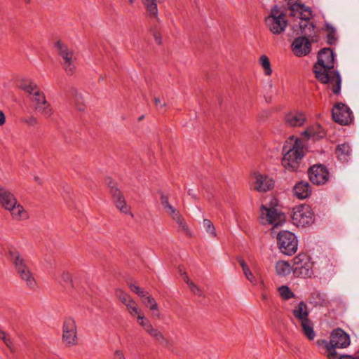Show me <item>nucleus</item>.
I'll return each mask as SVG.
<instances>
[{
    "label": "nucleus",
    "mask_w": 359,
    "mask_h": 359,
    "mask_svg": "<svg viewBox=\"0 0 359 359\" xmlns=\"http://www.w3.org/2000/svg\"><path fill=\"white\" fill-rule=\"evenodd\" d=\"M299 28L302 34L309 35L310 32L313 30L314 26L310 21L299 20Z\"/></svg>",
    "instance_id": "2f4dec72"
},
{
    "label": "nucleus",
    "mask_w": 359,
    "mask_h": 359,
    "mask_svg": "<svg viewBox=\"0 0 359 359\" xmlns=\"http://www.w3.org/2000/svg\"><path fill=\"white\" fill-rule=\"evenodd\" d=\"M330 340L333 352V358L338 354L337 348H345L350 345L351 340L349 335L343 330L337 328L334 330L330 336Z\"/></svg>",
    "instance_id": "9b49d317"
},
{
    "label": "nucleus",
    "mask_w": 359,
    "mask_h": 359,
    "mask_svg": "<svg viewBox=\"0 0 359 359\" xmlns=\"http://www.w3.org/2000/svg\"><path fill=\"white\" fill-rule=\"evenodd\" d=\"M302 332L304 334L309 340H313L315 338L316 334L313 330V325L312 321L309 319L300 323Z\"/></svg>",
    "instance_id": "bb28decb"
},
{
    "label": "nucleus",
    "mask_w": 359,
    "mask_h": 359,
    "mask_svg": "<svg viewBox=\"0 0 359 359\" xmlns=\"http://www.w3.org/2000/svg\"><path fill=\"white\" fill-rule=\"evenodd\" d=\"M61 278L64 283L72 284V278L71 274L68 271H62ZM74 287V285H72Z\"/></svg>",
    "instance_id": "49530a36"
},
{
    "label": "nucleus",
    "mask_w": 359,
    "mask_h": 359,
    "mask_svg": "<svg viewBox=\"0 0 359 359\" xmlns=\"http://www.w3.org/2000/svg\"><path fill=\"white\" fill-rule=\"evenodd\" d=\"M154 40L155 41L158 43V44H161L162 43V36H161V34L160 32L156 31L154 32Z\"/></svg>",
    "instance_id": "3c124183"
},
{
    "label": "nucleus",
    "mask_w": 359,
    "mask_h": 359,
    "mask_svg": "<svg viewBox=\"0 0 359 359\" xmlns=\"http://www.w3.org/2000/svg\"><path fill=\"white\" fill-rule=\"evenodd\" d=\"M113 359H126L123 351L116 350L113 355Z\"/></svg>",
    "instance_id": "09e8293b"
},
{
    "label": "nucleus",
    "mask_w": 359,
    "mask_h": 359,
    "mask_svg": "<svg viewBox=\"0 0 359 359\" xmlns=\"http://www.w3.org/2000/svg\"><path fill=\"white\" fill-rule=\"evenodd\" d=\"M185 282L188 284L189 281H191L187 276L184 278Z\"/></svg>",
    "instance_id": "13d9d810"
},
{
    "label": "nucleus",
    "mask_w": 359,
    "mask_h": 359,
    "mask_svg": "<svg viewBox=\"0 0 359 359\" xmlns=\"http://www.w3.org/2000/svg\"><path fill=\"white\" fill-rule=\"evenodd\" d=\"M20 88L33 96L32 101L36 112L49 118L53 114V109L50 104L46 100V95L39 86L33 81H22Z\"/></svg>",
    "instance_id": "7ed1b4c3"
},
{
    "label": "nucleus",
    "mask_w": 359,
    "mask_h": 359,
    "mask_svg": "<svg viewBox=\"0 0 359 359\" xmlns=\"http://www.w3.org/2000/svg\"><path fill=\"white\" fill-rule=\"evenodd\" d=\"M290 10V15L298 18L299 20L309 21L312 16L311 8L305 6L304 4H293L291 6Z\"/></svg>",
    "instance_id": "aec40b11"
},
{
    "label": "nucleus",
    "mask_w": 359,
    "mask_h": 359,
    "mask_svg": "<svg viewBox=\"0 0 359 359\" xmlns=\"http://www.w3.org/2000/svg\"><path fill=\"white\" fill-rule=\"evenodd\" d=\"M116 296L124 305L133 299L128 293L121 289L116 290Z\"/></svg>",
    "instance_id": "4c0bfd02"
},
{
    "label": "nucleus",
    "mask_w": 359,
    "mask_h": 359,
    "mask_svg": "<svg viewBox=\"0 0 359 359\" xmlns=\"http://www.w3.org/2000/svg\"><path fill=\"white\" fill-rule=\"evenodd\" d=\"M313 213L309 205H301L293 208L292 223L298 227H305L313 222Z\"/></svg>",
    "instance_id": "0eeeda50"
},
{
    "label": "nucleus",
    "mask_w": 359,
    "mask_h": 359,
    "mask_svg": "<svg viewBox=\"0 0 359 359\" xmlns=\"http://www.w3.org/2000/svg\"><path fill=\"white\" fill-rule=\"evenodd\" d=\"M23 121L29 126H34L38 124V119L33 116L24 118Z\"/></svg>",
    "instance_id": "de8ad7c7"
},
{
    "label": "nucleus",
    "mask_w": 359,
    "mask_h": 359,
    "mask_svg": "<svg viewBox=\"0 0 359 359\" xmlns=\"http://www.w3.org/2000/svg\"><path fill=\"white\" fill-rule=\"evenodd\" d=\"M70 99L78 110H84V100L83 95L76 89L72 88L70 90Z\"/></svg>",
    "instance_id": "a878e982"
},
{
    "label": "nucleus",
    "mask_w": 359,
    "mask_h": 359,
    "mask_svg": "<svg viewBox=\"0 0 359 359\" xmlns=\"http://www.w3.org/2000/svg\"><path fill=\"white\" fill-rule=\"evenodd\" d=\"M8 254L9 259L13 264L15 270L27 264L25 259L17 249L14 248H8Z\"/></svg>",
    "instance_id": "4be33fe9"
},
{
    "label": "nucleus",
    "mask_w": 359,
    "mask_h": 359,
    "mask_svg": "<svg viewBox=\"0 0 359 359\" xmlns=\"http://www.w3.org/2000/svg\"><path fill=\"white\" fill-rule=\"evenodd\" d=\"M62 340L69 346L77 343V330L74 320L67 318L65 320L62 329Z\"/></svg>",
    "instance_id": "f8f14e48"
},
{
    "label": "nucleus",
    "mask_w": 359,
    "mask_h": 359,
    "mask_svg": "<svg viewBox=\"0 0 359 359\" xmlns=\"http://www.w3.org/2000/svg\"><path fill=\"white\" fill-rule=\"evenodd\" d=\"M125 306H126L131 316H136V314H137L139 311L140 310L138 308L137 303L133 299H131Z\"/></svg>",
    "instance_id": "58836bf2"
},
{
    "label": "nucleus",
    "mask_w": 359,
    "mask_h": 359,
    "mask_svg": "<svg viewBox=\"0 0 359 359\" xmlns=\"http://www.w3.org/2000/svg\"><path fill=\"white\" fill-rule=\"evenodd\" d=\"M285 221V215L278 212L276 208H267L264 205H261L259 222L262 224H271L274 229L282 225Z\"/></svg>",
    "instance_id": "39448f33"
},
{
    "label": "nucleus",
    "mask_w": 359,
    "mask_h": 359,
    "mask_svg": "<svg viewBox=\"0 0 359 359\" xmlns=\"http://www.w3.org/2000/svg\"><path fill=\"white\" fill-rule=\"evenodd\" d=\"M292 314L299 323L309 320V310L304 302H300L292 310Z\"/></svg>",
    "instance_id": "5701e85b"
},
{
    "label": "nucleus",
    "mask_w": 359,
    "mask_h": 359,
    "mask_svg": "<svg viewBox=\"0 0 359 359\" xmlns=\"http://www.w3.org/2000/svg\"><path fill=\"white\" fill-rule=\"evenodd\" d=\"M293 192L297 198L305 199L311 194V186L308 182H299L294 185Z\"/></svg>",
    "instance_id": "412c9836"
},
{
    "label": "nucleus",
    "mask_w": 359,
    "mask_h": 359,
    "mask_svg": "<svg viewBox=\"0 0 359 359\" xmlns=\"http://www.w3.org/2000/svg\"><path fill=\"white\" fill-rule=\"evenodd\" d=\"M332 115L334 121L341 125H347L352 121V111L350 108L342 103H339L333 107Z\"/></svg>",
    "instance_id": "ddd939ff"
},
{
    "label": "nucleus",
    "mask_w": 359,
    "mask_h": 359,
    "mask_svg": "<svg viewBox=\"0 0 359 359\" xmlns=\"http://www.w3.org/2000/svg\"><path fill=\"white\" fill-rule=\"evenodd\" d=\"M17 273L18 274V276H20V278L22 277L23 276L29 273V272H31V270L29 268L27 264L19 269H18L17 270H15Z\"/></svg>",
    "instance_id": "a18cd8bd"
},
{
    "label": "nucleus",
    "mask_w": 359,
    "mask_h": 359,
    "mask_svg": "<svg viewBox=\"0 0 359 359\" xmlns=\"http://www.w3.org/2000/svg\"><path fill=\"white\" fill-rule=\"evenodd\" d=\"M55 47L58 55L62 59V64L65 72L68 75H72L76 70L75 62L76 60L74 50L69 48L68 46L61 41L55 42Z\"/></svg>",
    "instance_id": "20e7f679"
},
{
    "label": "nucleus",
    "mask_w": 359,
    "mask_h": 359,
    "mask_svg": "<svg viewBox=\"0 0 359 359\" xmlns=\"http://www.w3.org/2000/svg\"><path fill=\"white\" fill-rule=\"evenodd\" d=\"M283 166L289 171H295L299 167L304 156V145L302 140L290 137L284 144L283 149Z\"/></svg>",
    "instance_id": "f03ea898"
},
{
    "label": "nucleus",
    "mask_w": 359,
    "mask_h": 359,
    "mask_svg": "<svg viewBox=\"0 0 359 359\" xmlns=\"http://www.w3.org/2000/svg\"><path fill=\"white\" fill-rule=\"evenodd\" d=\"M147 334L155 338L157 341H158L161 343H164L167 341V339L163 335V334L160 330L154 328V327Z\"/></svg>",
    "instance_id": "e433bc0d"
},
{
    "label": "nucleus",
    "mask_w": 359,
    "mask_h": 359,
    "mask_svg": "<svg viewBox=\"0 0 359 359\" xmlns=\"http://www.w3.org/2000/svg\"><path fill=\"white\" fill-rule=\"evenodd\" d=\"M135 317L137 318V320L139 323H140V321H142V320L146 318V317L144 316V313L141 310L139 311L138 313L136 314Z\"/></svg>",
    "instance_id": "864d4df0"
},
{
    "label": "nucleus",
    "mask_w": 359,
    "mask_h": 359,
    "mask_svg": "<svg viewBox=\"0 0 359 359\" xmlns=\"http://www.w3.org/2000/svg\"><path fill=\"white\" fill-rule=\"evenodd\" d=\"M7 210L11 212L13 218L18 221L25 220L29 217L27 211L18 201L16 202L15 205H13Z\"/></svg>",
    "instance_id": "b1692460"
},
{
    "label": "nucleus",
    "mask_w": 359,
    "mask_h": 359,
    "mask_svg": "<svg viewBox=\"0 0 359 359\" xmlns=\"http://www.w3.org/2000/svg\"><path fill=\"white\" fill-rule=\"evenodd\" d=\"M20 278L26 283V285L29 288L34 289L36 287V281L32 271L23 276Z\"/></svg>",
    "instance_id": "c9c22d12"
},
{
    "label": "nucleus",
    "mask_w": 359,
    "mask_h": 359,
    "mask_svg": "<svg viewBox=\"0 0 359 359\" xmlns=\"http://www.w3.org/2000/svg\"><path fill=\"white\" fill-rule=\"evenodd\" d=\"M278 292L280 297L285 300L294 297V292L287 285H282L278 287Z\"/></svg>",
    "instance_id": "f704fd0d"
},
{
    "label": "nucleus",
    "mask_w": 359,
    "mask_h": 359,
    "mask_svg": "<svg viewBox=\"0 0 359 359\" xmlns=\"http://www.w3.org/2000/svg\"><path fill=\"white\" fill-rule=\"evenodd\" d=\"M154 103L156 106H158V104L161 106V107H164L165 106V103L161 104V102L158 97L154 98Z\"/></svg>",
    "instance_id": "4d7b16f0"
},
{
    "label": "nucleus",
    "mask_w": 359,
    "mask_h": 359,
    "mask_svg": "<svg viewBox=\"0 0 359 359\" xmlns=\"http://www.w3.org/2000/svg\"><path fill=\"white\" fill-rule=\"evenodd\" d=\"M35 180H36V182H38L39 183H41V182H39V179L38 177H35Z\"/></svg>",
    "instance_id": "052dcab7"
},
{
    "label": "nucleus",
    "mask_w": 359,
    "mask_h": 359,
    "mask_svg": "<svg viewBox=\"0 0 359 359\" xmlns=\"http://www.w3.org/2000/svg\"><path fill=\"white\" fill-rule=\"evenodd\" d=\"M284 120L288 126L300 127L306 121V117L301 111H292L285 114Z\"/></svg>",
    "instance_id": "a211bd4d"
},
{
    "label": "nucleus",
    "mask_w": 359,
    "mask_h": 359,
    "mask_svg": "<svg viewBox=\"0 0 359 359\" xmlns=\"http://www.w3.org/2000/svg\"><path fill=\"white\" fill-rule=\"evenodd\" d=\"M292 268L294 274L298 277L307 278L312 274V263L305 253H300L293 259Z\"/></svg>",
    "instance_id": "9d476101"
},
{
    "label": "nucleus",
    "mask_w": 359,
    "mask_h": 359,
    "mask_svg": "<svg viewBox=\"0 0 359 359\" xmlns=\"http://www.w3.org/2000/svg\"><path fill=\"white\" fill-rule=\"evenodd\" d=\"M133 2H134V0H129V3H130V4H133Z\"/></svg>",
    "instance_id": "680f3d73"
},
{
    "label": "nucleus",
    "mask_w": 359,
    "mask_h": 359,
    "mask_svg": "<svg viewBox=\"0 0 359 359\" xmlns=\"http://www.w3.org/2000/svg\"><path fill=\"white\" fill-rule=\"evenodd\" d=\"M259 62L264 69L265 75L270 76L272 74V69L269 57L265 55H262L259 57Z\"/></svg>",
    "instance_id": "7c9ffc66"
},
{
    "label": "nucleus",
    "mask_w": 359,
    "mask_h": 359,
    "mask_svg": "<svg viewBox=\"0 0 359 359\" xmlns=\"http://www.w3.org/2000/svg\"><path fill=\"white\" fill-rule=\"evenodd\" d=\"M309 180L315 184H324L328 182L330 173L327 168L321 164L314 165L309 170Z\"/></svg>",
    "instance_id": "2eb2a0df"
},
{
    "label": "nucleus",
    "mask_w": 359,
    "mask_h": 359,
    "mask_svg": "<svg viewBox=\"0 0 359 359\" xmlns=\"http://www.w3.org/2000/svg\"><path fill=\"white\" fill-rule=\"evenodd\" d=\"M203 226L206 232L212 238H216L217 233L212 222L208 219H203Z\"/></svg>",
    "instance_id": "72a5a7b5"
},
{
    "label": "nucleus",
    "mask_w": 359,
    "mask_h": 359,
    "mask_svg": "<svg viewBox=\"0 0 359 359\" xmlns=\"http://www.w3.org/2000/svg\"><path fill=\"white\" fill-rule=\"evenodd\" d=\"M129 287L132 292L137 294L141 298H144L148 292L144 291L142 288L134 284H130Z\"/></svg>",
    "instance_id": "79ce46f5"
},
{
    "label": "nucleus",
    "mask_w": 359,
    "mask_h": 359,
    "mask_svg": "<svg viewBox=\"0 0 359 359\" xmlns=\"http://www.w3.org/2000/svg\"><path fill=\"white\" fill-rule=\"evenodd\" d=\"M338 158L341 162H348L351 154V149L348 143L339 144L336 149Z\"/></svg>",
    "instance_id": "393cba45"
},
{
    "label": "nucleus",
    "mask_w": 359,
    "mask_h": 359,
    "mask_svg": "<svg viewBox=\"0 0 359 359\" xmlns=\"http://www.w3.org/2000/svg\"><path fill=\"white\" fill-rule=\"evenodd\" d=\"M325 30L327 32V43L330 45L335 43L337 41L336 30L334 27L327 23L325 25Z\"/></svg>",
    "instance_id": "473e14b6"
},
{
    "label": "nucleus",
    "mask_w": 359,
    "mask_h": 359,
    "mask_svg": "<svg viewBox=\"0 0 359 359\" xmlns=\"http://www.w3.org/2000/svg\"><path fill=\"white\" fill-rule=\"evenodd\" d=\"M110 193L116 207L123 213H130V207L126 204L124 196L121 191L118 189L116 183L111 180L107 182Z\"/></svg>",
    "instance_id": "4468645a"
},
{
    "label": "nucleus",
    "mask_w": 359,
    "mask_h": 359,
    "mask_svg": "<svg viewBox=\"0 0 359 359\" xmlns=\"http://www.w3.org/2000/svg\"><path fill=\"white\" fill-rule=\"evenodd\" d=\"M292 49L296 56L302 57L311 52V44L306 37L299 36L296 38L292 42Z\"/></svg>",
    "instance_id": "dca6fc26"
},
{
    "label": "nucleus",
    "mask_w": 359,
    "mask_h": 359,
    "mask_svg": "<svg viewBox=\"0 0 359 359\" xmlns=\"http://www.w3.org/2000/svg\"><path fill=\"white\" fill-rule=\"evenodd\" d=\"M304 135H305L306 136H307L308 137H313L314 136V133L313 132V130L311 129H307L304 132Z\"/></svg>",
    "instance_id": "6e6d98bb"
},
{
    "label": "nucleus",
    "mask_w": 359,
    "mask_h": 359,
    "mask_svg": "<svg viewBox=\"0 0 359 359\" xmlns=\"http://www.w3.org/2000/svg\"><path fill=\"white\" fill-rule=\"evenodd\" d=\"M292 270L290 264L285 261H278L276 264V271L280 276H286Z\"/></svg>",
    "instance_id": "cd10ccee"
},
{
    "label": "nucleus",
    "mask_w": 359,
    "mask_h": 359,
    "mask_svg": "<svg viewBox=\"0 0 359 359\" xmlns=\"http://www.w3.org/2000/svg\"><path fill=\"white\" fill-rule=\"evenodd\" d=\"M26 2H29L30 0H25Z\"/></svg>",
    "instance_id": "e2e57ef3"
},
{
    "label": "nucleus",
    "mask_w": 359,
    "mask_h": 359,
    "mask_svg": "<svg viewBox=\"0 0 359 359\" xmlns=\"http://www.w3.org/2000/svg\"><path fill=\"white\" fill-rule=\"evenodd\" d=\"M161 203L165 212L177 223L178 225V230L182 231L188 236H191V233L187 224L184 218L182 216L180 212L171 205L168 202L167 196L161 195Z\"/></svg>",
    "instance_id": "6e6552de"
},
{
    "label": "nucleus",
    "mask_w": 359,
    "mask_h": 359,
    "mask_svg": "<svg viewBox=\"0 0 359 359\" xmlns=\"http://www.w3.org/2000/svg\"><path fill=\"white\" fill-rule=\"evenodd\" d=\"M334 55L329 48L321 49L318 54V61L313 66L316 78L326 84L334 95H339L341 87V77L339 72L334 69Z\"/></svg>",
    "instance_id": "f257e3e1"
},
{
    "label": "nucleus",
    "mask_w": 359,
    "mask_h": 359,
    "mask_svg": "<svg viewBox=\"0 0 359 359\" xmlns=\"http://www.w3.org/2000/svg\"><path fill=\"white\" fill-rule=\"evenodd\" d=\"M139 324L147 333H148L153 327L151 323L147 318L142 320V321H140Z\"/></svg>",
    "instance_id": "c03bdc74"
},
{
    "label": "nucleus",
    "mask_w": 359,
    "mask_h": 359,
    "mask_svg": "<svg viewBox=\"0 0 359 359\" xmlns=\"http://www.w3.org/2000/svg\"><path fill=\"white\" fill-rule=\"evenodd\" d=\"M18 201L15 195L7 188L0 186V205L5 210L9 209Z\"/></svg>",
    "instance_id": "6ab92c4d"
},
{
    "label": "nucleus",
    "mask_w": 359,
    "mask_h": 359,
    "mask_svg": "<svg viewBox=\"0 0 359 359\" xmlns=\"http://www.w3.org/2000/svg\"><path fill=\"white\" fill-rule=\"evenodd\" d=\"M334 359H359V356L353 357V356L349 355H339V354H337L334 355Z\"/></svg>",
    "instance_id": "8fccbe9b"
},
{
    "label": "nucleus",
    "mask_w": 359,
    "mask_h": 359,
    "mask_svg": "<svg viewBox=\"0 0 359 359\" xmlns=\"http://www.w3.org/2000/svg\"><path fill=\"white\" fill-rule=\"evenodd\" d=\"M266 298H267L266 294H262V299H263L264 300H266Z\"/></svg>",
    "instance_id": "bf43d9fd"
},
{
    "label": "nucleus",
    "mask_w": 359,
    "mask_h": 359,
    "mask_svg": "<svg viewBox=\"0 0 359 359\" xmlns=\"http://www.w3.org/2000/svg\"><path fill=\"white\" fill-rule=\"evenodd\" d=\"M239 264L242 267L243 271L245 270V269L249 268L245 262L241 258L238 259Z\"/></svg>",
    "instance_id": "5fc2aeb1"
},
{
    "label": "nucleus",
    "mask_w": 359,
    "mask_h": 359,
    "mask_svg": "<svg viewBox=\"0 0 359 359\" xmlns=\"http://www.w3.org/2000/svg\"><path fill=\"white\" fill-rule=\"evenodd\" d=\"M253 178V188L259 192H266L274 186V181L266 175L255 174Z\"/></svg>",
    "instance_id": "f3484780"
},
{
    "label": "nucleus",
    "mask_w": 359,
    "mask_h": 359,
    "mask_svg": "<svg viewBox=\"0 0 359 359\" xmlns=\"http://www.w3.org/2000/svg\"><path fill=\"white\" fill-rule=\"evenodd\" d=\"M277 243L280 252L287 255H293L297 250V238L294 233L288 231L278 233Z\"/></svg>",
    "instance_id": "423d86ee"
},
{
    "label": "nucleus",
    "mask_w": 359,
    "mask_h": 359,
    "mask_svg": "<svg viewBox=\"0 0 359 359\" xmlns=\"http://www.w3.org/2000/svg\"><path fill=\"white\" fill-rule=\"evenodd\" d=\"M266 25L273 34H280L285 31L287 22L283 13H279L276 7L271 9V15L265 19Z\"/></svg>",
    "instance_id": "1a4fd4ad"
},
{
    "label": "nucleus",
    "mask_w": 359,
    "mask_h": 359,
    "mask_svg": "<svg viewBox=\"0 0 359 359\" xmlns=\"http://www.w3.org/2000/svg\"><path fill=\"white\" fill-rule=\"evenodd\" d=\"M6 115L3 111L0 110V127L3 126L6 123Z\"/></svg>",
    "instance_id": "603ef678"
},
{
    "label": "nucleus",
    "mask_w": 359,
    "mask_h": 359,
    "mask_svg": "<svg viewBox=\"0 0 359 359\" xmlns=\"http://www.w3.org/2000/svg\"><path fill=\"white\" fill-rule=\"evenodd\" d=\"M188 285L191 290V291L195 294L198 297H204V292L203 290L199 287L198 285H196L194 282L189 281Z\"/></svg>",
    "instance_id": "a19ab883"
},
{
    "label": "nucleus",
    "mask_w": 359,
    "mask_h": 359,
    "mask_svg": "<svg viewBox=\"0 0 359 359\" xmlns=\"http://www.w3.org/2000/svg\"><path fill=\"white\" fill-rule=\"evenodd\" d=\"M0 339H1L5 345L11 350H13V341L8 333L0 329Z\"/></svg>",
    "instance_id": "ea45409f"
},
{
    "label": "nucleus",
    "mask_w": 359,
    "mask_h": 359,
    "mask_svg": "<svg viewBox=\"0 0 359 359\" xmlns=\"http://www.w3.org/2000/svg\"><path fill=\"white\" fill-rule=\"evenodd\" d=\"M316 344L318 346H320V347L322 346L325 349V355L327 356V359H334L330 340V341H327L325 339L318 340L316 341Z\"/></svg>",
    "instance_id": "c756f323"
},
{
    "label": "nucleus",
    "mask_w": 359,
    "mask_h": 359,
    "mask_svg": "<svg viewBox=\"0 0 359 359\" xmlns=\"http://www.w3.org/2000/svg\"><path fill=\"white\" fill-rule=\"evenodd\" d=\"M142 302L150 310L157 311V313H154V315L156 317H159L158 304L156 299L152 296L149 295L148 292L146 294V296L142 298Z\"/></svg>",
    "instance_id": "c85d7f7f"
},
{
    "label": "nucleus",
    "mask_w": 359,
    "mask_h": 359,
    "mask_svg": "<svg viewBox=\"0 0 359 359\" xmlns=\"http://www.w3.org/2000/svg\"><path fill=\"white\" fill-rule=\"evenodd\" d=\"M245 278L253 285H256L257 283V280L252 274L250 268L245 269V270L243 271Z\"/></svg>",
    "instance_id": "37998d69"
}]
</instances>
